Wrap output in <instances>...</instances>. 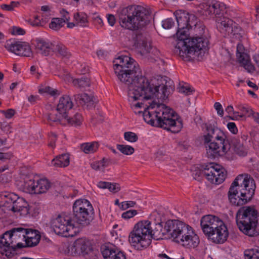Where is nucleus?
Instances as JSON below:
<instances>
[{"label": "nucleus", "mask_w": 259, "mask_h": 259, "mask_svg": "<svg viewBox=\"0 0 259 259\" xmlns=\"http://www.w3.org/2000/svg\"><path fill=\"white\" fill-rule=\"evenodd\" d=\"M174 14L178 23L175 53L187 60L196 57L198 60L202 59L208 44L207 39L203 37L205 26L194 14L179 10Z\"/></svg>", "instance_id": "nucleus-1"}, {"label": "nucleus", "mask_w": 259, "mask_h": 259, "mask_svg": "<svg viewBox=\"0 0 259 259\" xmlns=\"http://www.w3.org/2000/svg\"><path fill=\"white\" fill-rule=\"evenodd\" d=\"M256 186L252 178L240 175L231 184L228 192L230 203L241 206L237 210L235 220L239 230L249 237L259 235L258 212L254 206H243L250 202Z\"/></svg>", "instance_id": "nucleus-2"}, {"label": "nucleus", "mask_w": 259, "mask_h": 259, "mask_svg": "<svg viewBox=\"0 0 259 259\" xmlns=\"http://www.w3.org/2000/svg\"><path fill=\"white\" fill-rule=\"evenodd\" d=\"M135 113L141 114L148 124L172 133H179L183 127L182 121L176 117L174 111L164 104H157L152 102L144 111H135Z\"/></svg>", "instance_id": "nucleus-3"}, {"label": "nucleus", "mask_w": 259, "mask_h": 259, "mask_svg": "<svg viewBox=\"0 0 259 259\" xmlns=\"http://www.w3.org/2000/svg\"><path fill=\"white\" fill-rule=\"evenodd\" d=\"M139 72L136 74L134 73L135 75H130V77L126 78L127 81L122 82L128 85L129 100H141L144 101L156 97L160 86H154L151 84L149 79L142 75L140 68Z\"/></svg>", "instance_id": "nucleus-4"}, {"label": "nucleus", "mask_w": 259, "mask_h": 259, "mask_svg": "<svg viewBox=\"0 0 259 259\" xmlns=\"http://www.w3.org/2000/svg\"><path fill=\"white\" fill-rule=\"evenodd\" d=\"M206 128L207 134L203 136V140L206 147V156L214 159L225 155L230 148L229 140L226 135L211 124L206 125Z\"/></svg>", "instance_id": "nucleus-5"}, {"label": "nucleus", "mask_w": 259, "mask_h": 259, "mask_svg": "<svg viewBox=\"0 0 259 259\" xmlns=\"http://www.w3.org/2000/svg\"><path fill=\"white\" fill-rule=\"evenodd\" d=\"M118 16L119 24L122 28L135 30L148 24L150 14L141 6H129L123 8Z\"/></svg>", "instance_id": "nucleus-6"}, {"label": "nucleus", "mask_w": 259, "mask_h": 259, "mask_svg": "<svg viewBox=\"0 0 259 259\" xmlns=\"http://www.w3.org/2000/svg\"><path fill=\"white\" fill-rule=\"evenodd\" d=\"M149 221H141L136 223L128 236L131 245L138 250H143L151 243V235L148 228Z\"/></svg>", "instance_id": "nucleus-7"}, {"label": "nucleus", "mask_w": 259, "mask_h": 259, "mask_svg": "<svg viewBox=\"0 0 259 259\" xmlns=\"http://www.w3.org/2000/svg\"><path fill=\"white\" fill-rule=\"evenodd\" d=\"M115 73L121 82L126 81V78L139 72V66L134 59L126 55L119 56L113 61Z\"/></svg>", "instance_id": "nucleus-8"}, {"label": "nucleus", "mask_w": 259, "mask_h": 259, "mask_svg": "<svg viewBox=\"0 0 259 259\" xmlns=\"http://www.w3.org/2000/svg\"><path fill=\"white\" fill-rule=\"evenodd\" d=\"M73 223L87 226L94 220V208L89 201L77 200L73 205Z\"/></svg>", "instance_id": "nucleus-9"}, {"label": "nucleus", "mask_w": 259, "mask_h": 259, "mask_svg": "<svg viewBox=\"0 0 259 259\" xmlns=\"http://www.w3.org/2000/svg\"><path fill=\"white\" fill-rule=\"evenodd\" d=\"M201 175H203L211 183L217 185L222 183L225 180L227 172L220 165L210 162L200 165Z\"/></svg>", "instance_id": "nucleus-10"}, {"label": "nucleus", "mask_w": 259, "mask_h": 259, "mask_svg": "<svg viewBox=\"0 0 259 259\" xmlns=\"http://www.w3.org/2000/svg\"><path fill=\"white\" fill-rule=\"evenodd\" d=\"M23 191L31 194L46 193L51 187V183L47 179H39L38 177H26L22 185Z\"/></svg>", "instance_id": "nucleus-11"}, {"label": "nucleus", "mask_w": 259, "mask_h": 259, "mask_svg": "<svg viewBox=\"0 0 259 259\" xmlns=\"http://www.w3.org/2000/svg\"><path fill=\"white\" fill-rule=\"evenodd\" d=\"M73 221L69 215L59 214L51 220V227L57 235L66 237L72 236L73 234L70 232L75 228Z\"/></svg>", "instance_id": "nucleus-12"}, {"label": "nucleus", "mask_w": 259, "mask_h": 259, "mask_svg": "<svg viewBox=\"0 0 259 259\" xmlns=\"http://www.w3.org/2000/svg\"><path fill=\"white\" fill-rule=\"evenodd\" d=\"M178 238L175 239L177 242H182L184 246L188 248L196 247L199 244L198 236L195 233L192 228L183 222L180 227Z\"/></svg>", "instance_id": "nucleus-13"}, {"label": "nucleus", "mask_w": 259, "mask_h": 259, "mask_svg": "<svg viewBox=\"0 0 259 259\" xmlns=\"http://www.w3.org/2000/svg\"><path fill=\"white\" fill-rule=\"evenodd\" d=\"M216 22L218 30L226 36H234L240 33L241 27L228 16L218 18Z\"/></svg>", "instance_id": "nucleus-14"}, {"label": "nucleus", "mask_w": 259, "mask_h": 259, "mask_svg": "<svg viewBox=\"0 0 259 259\" xmlns=\"http://www.w3.org/2000/svg\"><path fill=\"white\" fill-rule=\"evenodd\" d=\"M73 249L77 254L81 253L84 256L97 259L98 251L93 248L91 242L88 240L83 238L76 239L73 243L72 250Z\"/></svg>", "instance_id": "nucleus-15"}, {"label": "nucleus", "mask_w": 259, "mask_h": 259, "mask_svg": "<svg viewBox=\"0 0 259 259\" xmlns=\"http://www.w3.org/2000/svg\"><path fill=\"white\" fill-rule=\"evenodd\" d=\"M202 9L206 15H214L217 19L228 16L226 5L217 1H212L203 3Z\"/></svg>", "instance_id": "nucleus-16"}, {"label": "nucleus", "mask_w": 259, "mask_h": 259, "mask_svg": "<svg viewBox=\"0 0 259 259\" xmlns=\"http://www.w3.org/2000/svg\"><path fill=\"white\" fill-rule=\"evenodd\" d=\"M18 232L22 233L25 239L27 247H33L37 245L40 240V235L38 231L32 229H25L23 227L14 228L11 231V235Z\"/></svg>", "instance_id": "nucleus-17"}, {"label": "nucleus", "mask_w": 259, "mask_h": 259, "mask_svg": "<svg viewBox=\"0 0 259 259\" xmlns=\"http://www.w3.org/2000/svg\"><path fill=\"white\" fill-rule=\"evenodd\" d=\"M12 230V229L9 231L6 232L0 239V253L5 255L9 258L12 257L16 253V247L10 246L7 238L11 239L13 236H18L19 238L22 237V233L19 232L14 233L11 235Z\"/></svg>", "instance_id": "nucleus-18"}, {"label": "nucleus", "mask_w": 259, "mask_h": 259, "mask_svg": "<svg viewBox=\"0 0 259 259\" xmlns=\"http://www.w3.org/2000/svg\"><path fill=\"white\" fill-rule=\"evenodd\" d=\"M5 47L8 51L19 56L30 57L33 55L30 46L26 42L10 40L7 41Z\"/></svg>", "instance_id": "nucleus-19"}, {"label": "nucleus", "mask_w": 259, "mask_h": 259, "mask_svg": "<svg viewBox=\"0 0 259 259\" xmlns=\"http://www.w3.org/2000/svg\"><path fill=\"white\" fill-rule=\"evenodd\" d=\"M73 105V103L69 96L64 95L62 96L60 98L59 103L57 106L56 110L58 113L55 114L52 113L48 114V120L51 121V117L58 118L63 115L64 114H65L70 112L69 111L72 109Z\"/></svg>", "instance_id": "nucleus-20"}, {"label": "nucleus", "mask_w": 259, "mask_h": 259, "mask_svg": "<svg viewBox=\"0 0 259 259\" xmlns=\"http://www.w3.org/2000/svg\"><path fill=\"white\" fill-rule=\"evenodd\" d=\"M51 121L58 122L62 125H65L67 123L71 126L77 127L81 125L83 121V118L81 114L78 112H76L73 115H71L70 112H68L58 118L51 117Z\"/></svg>", "instance_id": "nucleus-21"}, {"label": "nucleus", "mask_w": 259, "mask_h": 259, "mask_svg": "<svg viewBox=\"0 0 259 259\" xmlns=\"http://www.w3.org/2000/svg\"><path fill=\"white\" fill-rule=\"evenodd\" d=\"M134 46L138 49L142 55H145L150 52L151 45L150 42L142 33H137L133 38Z\"/></svg>", "instance_id": "nucleus-22"}, {"label": "nucleus", "mask_w": 259, "mask_h": 259, "mask_svg": "<svg viewBox=\"0 0 259 259\" xmlns=\"http://www.w3.org/2000/svg\"><path fill=\"white\" fill-rule=\"evenodd\" d=\"M229 232L226 225L214 230L213 232L208 233L206 236L208 239L217 244L224 243L228 237Z\"/></svg>", "instance_id": "nucleus-23"}, {"label": "nucleus", "mask_w": 259, "mask_h": 259, "mask_svg": "<svg viewBox=\"0 0 259 259\" xmlns=\"http://www.w3.org/2000/svg\"><path fill=\"white\" fill-rule=\"evenodd\" d=\"M183 222L177 220H169L164 223V231L165 235L172 238L174 240L178 238L179 232H180V227Z\"/></svg>", "instance_id": "nucleus-24"}, {"label": "nucleus", "mask_w": 259, "mask_h": 259, "mask_svg": "<svg viewBox=\"0 0 259 259\" xmlns=\"http://www.w3.org/2000/svg\"><path fill=\"white\" fill-rule=\"evenodd\" d=\"M164 80L165 81V84L162 86L159 85L160 88L158 93L156 95V98L164 100L167 99L168 96L172 93L175 90L174 83L172 80L166 76H165Z\"/></svg>", "instance_id": "nucleus-25"}, {"label": "nucleus", "mask_w": 259, "mask_h": 259, "mask_svg": "<svg viewBox=\"0 0 259 259\" xmlns=\"http://www.w3.org/2000/svg\"><path fill=\"white\" fill-rule=\"evenodd\" d=\"M74 101L77 106L85 107L88 109L94 107V97L86 93L74 95Z\"/></svg>", "instance_id": "nucleus-26"}, {"label": "nucleus", "mask_w": 259, "mask_h": 259, "mask_svg": "<svg viewBox=\"0 0 259 259\" xmlns=\"http://www.w3.org/2000/svg\"><path fill=\"white\" fill-rule=\"evenodd\" d=\"M37 52L42 56H48L52 53L53 44L41 38H37L34 40Z\"/></svg>", "instance_id": "nucleus-27"}, {"label": "nucleus", "mask_w": 259, "mask_h": 259, "mask_svg": "<svg viewBox=\"0 0 259 259\" xmlns=\"http://www.w3.org/2000/svg\"><path fill=\"white\" fill-rule=\"evenodd\" d=\"M229 144L230 145V149L227 151H231L232 150L234 153L241 157L246 156L248 153V150L243 143H241L240 140L235 137L229 140Z\"/></svg>", "instance_id": "nucleus-28"}, {"label": "nucleus", "mask_w": 259, "mask_h": 259, "mask_svg": "<svg viewBox=\"0 0 259 259\" xmlns=\"http://www.w3.org/2000/svg\"><path fill=\"white\" fill-rule=\"evenodd\" d=\"M102 249V253L104 259H126L124 252L114 246H105Z\"/></svg>", "instance_id": "nucleus-29"}, {"label": "nucleus", "mask_w": 259, "mask_h": 259, "mask_svg": "<svg viewBox=\"0 0 259 259\" xmlns=\"http://www.w3.org/2000/svg\"><path fill=\"white\" fill-rule=\"evenodd\" d=\"M28 206L29 205L24 198L18 196V199L15 200L11 210L13 212H20L21 214L26 215L29 213Z\"/></svg>", "instance_id": "nucleus-30"}, {"label": "nucleus", "mask_w": 259, "mask_h": 259, "mask_svg": "<svg viewBox=\"0 0 259 259\" xmlns=\"http://www.w3.org/2000/svg\"><path fill=\"white\" fill-rule=\"evenodd\" d=\"M155 227L152 228L151 226V223L149 221V224L148 225L150 229L149 231L151 232V239L159 240L162 238V237L165 235V231H164V227H163V222L160 221L159 222L155 223Z\"/></svg>", "instance_id": "nucleus-31"}, {"label": "nucleus", "mask_w": 259, "mask_h": 259, "mask_svg": "<svg viewBox=\"0 0 259 259\" xmlns=\"http://www.w3.org/2000/svg\"><path fill=\"white\" fill-rule=\"evenodd\" d=\"M1 198L3 206L8 210H11L15 200L18 199V195L13 193L4 192L1 194Z\"/></svg>", "instance_id": "nucleus-32"}, {"label": "nucleus", "mask_w": 259, "mask_h": 259, "mask_svg": "<svg viewBox=\"0 0 259 259\" xmlns=\"http://www.w3.org/2000/svg\"><path fill=\"white\" fill-rule=\"evenodd\" d=\"M52 163L57 167H66L69 164V156L68 154H62L52 160Z\"/></svg>", "instance_id": "nucleus-33"}, {"label": "nucleus", "mask_w": 259, "mask_h": 259, "mask_svg": "<svg viewBox=\"0 0 259 259\" xmlns=\"http://www.w3.org/2000/svg\"><path fill=\"white\" fill-rule=\"evenodd\" d=\"M214 218V215H206L203 216L200 222V226L204 234L206 235L208 233H210V231L208 230L209 227L212 225V220Z\"/></svg>", "instance_id": "nucleus-34"}, {"label": "nucleus", "mask_w": 259, "mask_h": 259, "mask_svg": "<svg viewBox=\"0 0 259 259\" xmlns=\"http://www.w3.org/2000/svg\"><path fill=\"white\" fill-rule=\"evenodd\" d=\"M53 52L57 53L61 57L66 58H69L71 55L67 48L62 44H53Z\"/></svg>", "instance_id": "nucleus-35"}, {"label": "nucleus", "mask_w": 259, "mask_h": 259, "mask_svg": "<svg viewBox=\"0 0 259 259\" xmlns=\"http://www.w3.org/2000/svg\"><path fill=\"white\" fill-rule=\"evenodd\" d=\"M98 187L102 189H108L110 191L113 193L117 192L120 189L118 184L111 183L107 182H99L98 184Z\"/></svg>", "instance_id": "nucleus-36"}, {"label": "nucleus", "mask_w": 259, "mask_h": 259, "mask_svg": "<svg viewBox=\"0 0 259 259\" xmlns=\"http://www.w3.org/2000/svg\"><path fill=\"white\" fill-rule=\"evenodd\" d=\"M74 19L77 25L86 27L88 25L87 15L84 13H76L74 14Z\"/></svg>", "instance_id": "nucleus-37"}, {"label": "nucleus", "mask_w": 259, "mask_h": 259, "mask_svg": "<svg viewBox=\"0 0 259 259\" xmlns=\"http://www.w3.org/2000/svg\"><path fill=\"white\" fill-rule=\"evenodd\" d=\"M98 142L86 143L81 144V149L85 153H93L98 148Z\"/></svg>", "instance_id": "nucleus-38"}, {"label": "nucleus", "mask_w": 259, "mask_h": 259, "mask_svg": "<svg viewBox=\"0 0 259 259\" xmlns=\"http://www.w3.org/2000/svg\"><path fill=\"white\" fill-rule=\"evenodd\" d=\"M73 83L79 88H85L90 85V79L87 75L73 80Z\"/></svg>", "instance_id": "nucleus-39"}, {"label": "nucleus", "mask_w": 259, "mask_h": 259, "mask_svg": "<svg viewBox=\"0 0 259 259\" xmlns=\"http://www.w3.org/2000/svg\"><path fill=\"white\" fill-rule=\"evenodd\" d=\"M65 23V20L64 19L54 18L50 23L49 27L53 30H58L64 25Z\"/></svg>", "instance_id": "nucleus-40"}, {"label": "nucleus", "mask_w": 259, "mask_h": 259, "mask_svg": "<svg viewBox=\"0 0 259 259\" xmlns=\"http://www.w3.org/2000/svg\"><path fill=\"white\" fill-rule=\"evenodd\" d=\"M240 64L249 73L253 72L255 68L253 64L251 62L249 56L247 58H244L243 61L239 60L238 61Z\"/></svg>", "instance_id": "nucleus-41"}, {"label": "nucleus", "mask_w": 259, "mask_h": 259, "mask_svg": "<svg viewBox=\"0 0 259 259\" xmlns=\"http://www.w3.org/2000/svg\"><path fill=\"white\" fill-rule=\"evenodd\" d=\"M116 148L122 154L126 155H132L135 151L132 146L127 145L117 144Z\"/></svg>", "instance_id": "nucleus-42"}, {"label": "nucleus", "mask_w": 259, "mask_h": 259, "mask_svg": "<svg viewBox=\"0 0 259 259\" xmlns=\"http://www.w3.org/2000/svg\"><path fill=\"white\" fill-rule=\"evenodd\" d=\"M244 47L243 45L241 44H238L237 46V50H236V57L237 58L238 61L241 60V61H243L244 58H247L249 55L245 53L244 52Z\"/></svg>", "instance_id": "nucleus-43"}, {"label": "nucleus", "mask_w": 259, "mask_h": 259, "mask_svg": "<svg viewBox=\"0 0 259 259\" xmlns=\"http://www.w3.org/2000/svg\"><path fill=\"white\" fill-rule=\"evenodd\" d=\"M212 221L213 223L212 224V225L209 227L208 229V230L210 231V233L213 232L214 230L225 225L221 219L215 215L214 218Z\"/></svg>", "instance_id": "nucleus-44"}, {"label": "nucleus", "mask_w": 259, "mask_h": 259, "mask_svg": "<svg viewBox=\"0 0 259 259\" xmlns=\"http://www.w3.org/2000/svg\"><path fill=\"white\" fill-rule=\"evenodd\" d=\"M124 139L131 143L136 142L138 140L137 135L132 132H126L124 133Z\"/></svg>", "instance_id": "nucleus-45"}, {"label": "nucleus", "mask_w": 259, "mask_h": 259, "mask_svg": "<svg viewBox=\"0 0 259 259\" xmlns=\"http://www.w3.org/2000/svg\"><path fill=\"white\" fill-rule=\"evenodd\" d=\"M259 253L257 250L254 249H246L244 251L245 259H255L257 254Z\"/></svg>", "instance_id": "nucleus-46"}, {"label": "nucleus", "mask_w": 259, "mask_h": 259, "mask_svg": "<svg viewBox=\"0 0 259 259\" xmlns=\"http://www.w3.org/2000/svg\"><path fill=\"white\" fill-rule=\"evenodd\" d=\"M20 5L19 2L12 1L10 5L3 4L1 6L2 9L8 11H12L14 8L18 7Z\"/></svg>", "instance_id": "nucleus-47"}, {"label": "nucleus", "mask_w": 259, "mask_h": 259, "mask_svg": "<svg viewBox=\"0 0 259 259\" xmlns=\"http://www.w3.org/2000/svg\"><path fill=\"white\" fill-rule=\"evenodd\" d=\"M58 90H55L50 87H46L45 88L39 90V93H48L51 96H55L57 94Z\"/></svg>", "instance_id": "nucleus-48"}, {"label": "nucleus", "mask_w": 259, "mask_h": 259, "mask_svg": "<svg viewBox=\"0 0 259 259\" xmlns=\"http://www.w3.org/2000/svg\"><path fill=\"white\" fill-rule=\"evenodd\" d=\"M138 213L137 210L135 209H130L127 210L122 214V218L125 219H129Z\"/></svg>", "instance_id": "nucleus-49"}, {"label": "nucleus", "mask_w": 259, "mask_h": 259, "mask_svg": "<svg viewBox=\"0 0 259 259\" xmlns=\"http://www.w3.org/2000/svg\"><path fill=\"white\" fill-rule=\"evenodd\" d=\"M175 24V22L172 18H167L162 21V27L164 29H169Z\"/></svg>", "instance_id": "nucleus-50"}, {"label": "nucleus", "mask_w": 259, "mask_h": 259, "mask_svg": "<svg viewBox=\"0 0 259 259\" xmlns=\"http://www.w3.org/2000/svg\"><path fill=\"white\" fill-rule=\"evenodd\" d=\"M193 91L194 90L190 87L182 86L179 88V92L184 93L186 95L191 94Z\"/></svg>", "instance_id": "nucleus-51"}, {"label": "nucleus", "mask_w": 259, "mask_h": 259, "mask_svg": "<svg viewBox=\"0 0 259 259\" xmlns=\"http://www.w3.org/2000/svg\"><path fill=\"white\" fill-rule=\"evenodd\" d=\"M50 142L48 144V146L52 148L55 147V143L57 140V135L55 133H51L50 137Z\"/></svg>", "instance_id": "nucleus-52"}, {"label": "nucleus", "mask_w": 259, "mask_h": 259, "mask_svg": "<svg viewBox=\"0 0 259 259\" xmlns=\"http://www.w3.org/2000/svg\"><path fill=\"white\" fill-rule=\"evenodd\" d=\"M25 33L24 29L17 26H13L12 34L13 35H24Z\"/></svg>", "instance_id": "nucleus-53"}, {"label": "nucleus", "mask_w": 259, "mask_h": 259, "mask_svg": "<svg viewBox=\"0 0 259 259\" xmlns=\"http://www.w3.org/2000/svg\"><path fill=\"white\" fill-rule=\"evenodd\" d=\"M214 107L217 111L218 115L223 116L224 115V110L222 105L219 102H215L214 104Z\"/></svg>", "instance_id": "nucleus-54"}, {"label": "nucleus", "mask_w": 259, "mask_h": 259, "mask_svg": "<svg viewBox=\"0 0 259 259\" xmlns=\"http://www.w3.org/2000/svg\"><path fill=\"white\" fill-rule=\"evenodd\" d=\"M2 112L4 114L6 118L9 119L12 118V116L14 115L15 111L13 109H9L7 110H3Z\"/></svg>", "instance_id": "nucleus-55"}, {"label": "nucleus", "mask_w": 259, "mask_h": 259, "mask_svg": "<svg viewBox=\"0 0 259 259\" xmlns=\"http://www.w3.org/2000/svg\"><path fill=\"white\" fill-rule=\"evenodd\" d=\"M30 24L33 26H41L45 23V21H44V19L42 18L41 20H30L29 21Z\"/></svg>", "instance_id": "nucleus-56"}, {"label": "nucleus", "mask_w": 259, "mask_h": 259, "mask_svg": "<svg viewBox=\"0 0 259 259\" xmlns=\"http://www.w3.org/2000/svg\"><path fill=\"white\" fill-rule=\"evenodd\" d=\"M227 127L229 130L233 134H237L238 132V129L236 127V125L234 122H229L227 124Z\"/></svg>", "instance_id": "nucleus-57"}, {"label": "nucleus", "mask_w": 259, "mask_h": 259, "mask_svg": "<svg viewBox=\"0 0 259 259\" xmlns=\"http://www.w3.org/2000/svg\"><path fill=\"white\" fill-rule=\"evenodd\" d=\"M108 22L111 26H113L116 22L115 16L112 14H108L106 16Z\"/></svg>", "instance_id": "nucleus-58"}, {"label": "nucleus", "mask_w": 259, "mask_h": 259, "mask_svg": "<svg viewBox=\"0 0 259 259\" xmlns=\"http://www.w3.org/2000/svg\"><path fill=\"white\" fill-rule=\"evenodd\" d=\"M61 15H62L63 18L62 19H64L66 22L69 21L70 20V17L69 16V13L65 9H62L60 12Z\"/></svg>", "instance_id": "nucleus-59"}, {"label": "nucleus", "mask_w": 259, "mask_h": 259, "mask_svg": "<svg viewBox=\"0 0 259 259\" xmlns=\"http://www.w3.org/2000/svg\"><path fill=\"white\" fill-rule=\"evenodd\" d=\"M12 154L10 153H3L0 152V160H5L10 159L12 157Z\"/></svg>", "instance_id": "nucleus-60"}, {"label": "nucleus", "mask_w": 259, "mask_h": 259, "mask_svg": "<svg viewBox=\"0 0 259 259\" xmlns=\"http://www.w3.org/2000/svg\"><path fill=\"white\" fill-rule=\"evenodd\" d=\"M240 109L243 112H244L245 113L247 114L248 116H250L251 115L252 116L253 113H254V112L251 109L248 108L246 107H241L240 108Z\"/></svg>", "instance_id": "nucleus-61"}, {"label": "nucleus", "mask_w": 259, "mask_h": 259, "mask_svg": "<svg viewBox=\"0 0 259 259\" xmlns=\"http://www.w3.org/2000/svg\"><path fill=\"white\" fill-rule=\"evenodd\" d=\"M101 166L105 167L108 166L110 163V160L107 158H103L99 161Z\"/></svg>", "instance_id": "nucleus-62"}, {"label": "nucleus", "mask_w": 259, "mask_h": 259, "mask_svg": "<svg viewBox=\"0 0 259 259\" xmlns=\"http://www.w3.org/2000/svg\"><path fill=\"white\" fill-rule=\"evenodd\" d=\"M93 19L96 23L99 24L100 26H102L103 25V20L99 16L95 14Z\"/></svg>", "instance_id": "nucleus-63"}, {"label": "nucleus", "mask_w": 259, "mask_h": 259, "mask_svg": "<svg viewBox=\"0 0 259 259\" xmlns=\"http://www.w3.org/2000/svg\"><path fill=\"white\" fill-rule=\"evenodd\" d=\"M243 115H240L238 112L235 111L233 112V116H229V118L232 120H239L240 118L243 117Z\"/></svg>", "instance_id": "nucleus-64"}]
</instances>
